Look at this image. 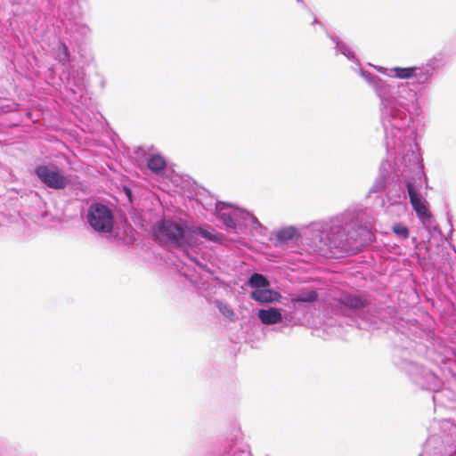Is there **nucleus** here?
I'll return each instance as SVG.
<instances>
[{"label":"nucleus","mask_w":456,"mask_h":456,"mask_svg":"<svg viewBox=\"0 0 456 456\" xmlns=\"http://www.w3.org/2000/svg\"><path fill=\"white\" fill-rule=\"evenodd\" d=\"M447 58L444 53L438 52L425 63L416 66L412 82L390 83L379 76L360 69L361 77L372 88L379 99L380 120L387 138V148L395 147V137H398L400 147H406L410 162L415 175H421L419 165V148L417 132L413 126L416 118L423 110L419 104V94L426 91L433 83L438 72L444 68Z\"/></svg>","instance_id":"f257e3e1"},{"label":"nucleus","mask_w":456,"mask_h":456,"mask_svg":"<svg viewBox=\"0 0 456 456\" xmlns=\"http://www.w3.org/2000/svg\"><path fill=\"white\" fill-rule=\"evenodd\" d=\"M370 216L363 208H349L326 221L310 224L306 240L317 255L340 258L354 255L372 240Z\"/></svg>","instance_id":"f03ea898"},{"label":"nucleus","mask_w":456,"mask_h":456,"mask_svg":"<svg viewBox=\"0 0 456 456\" xmlns=\"http://www.w3.org/2000/svg\"><path fill=\"white\" fill-rule=\"evenodd\" d=\"M399 140L400 139L397 136L395 137L396 145L388 149L387 138L385 135V146L387 155L394 156L395 159L400 158L403 164V169L401 170V177L398 176L395 180H390L382 190H387V198L391 205L402 203L406 200L408 195L410 203L411 204L417 217L422 224L429 223L432 219V214L427 207V200L422 197L419 191L423 181L426 180L422 158L419 155V165L420 166L422 174L421 175H415L410 162L408 151L406 148L404 149V147H402L401 149L398 143Z\"/></svg>","instance_id":"7ed1b4c3"},{"label":"nucleus","mask_w":456,"mask_h":456,"mask_svg":"<svg viewBox=\"0 0 456 456\" xmlns=\"http://www.w3.org/2000/svg\"><path fill=\"white\" fill-rule=\"evenodd\" d=\"M399 340L395 342L393 361L400 370L404 371L411 380L421 389L437 392L443 381L430 369L419 364L415 361V346L417 343L405 331L397 334Z\"/></svg>","instance_id":"20e7f679"},{"label":"nucleus","mask_w":456,"mask_h":456,"mask_svg":"<svg viewBox=\"0 0 456 456\" xmlns=\"http://www.w3.org/2000/svg\"><path fill=\"white\" fill-rule=\"evenodd\" d=\"M153 236L164 246L183 250L191 262L201 269L206 268L202 257L192 252L193 247L197 245V238L186 222L162 218L154 225Z\"/></svg>","instance_id":"39448f33"},{"label":"nucleus","mask_w":456,"mask_h":456,"mask_svg":"<svg viewBox=\"0 0 456 456\" xmlns=\"http://www.w3.org/2000/svg\"><path fill=\"white\" fill-rule=\"evenodd\" d=\"M370 305L369 298L362 294L342 292L338 299L340 314L350 317L360 330L377 328L376 317L369 314Z\"/></svg>","instance_id":"423d86ee"},{"label":"nucleus","mask_w":456,"mask_h":456,"mask_svg":"<svg viewBox=\"0 0 456 456\" xmlns=\"http://www.w3.org/2000/svg\"><path fill=\"white\" fill-rule=\"evenodd\" d=\"M216 216L220 222L226 227V229L232 231L235 233L239 232V229L242 225L252 224L257 228H262L263 225L258 219L248 211L239 208H234L223 201H216L215 204Z\"/></svg>","instance_id":"0eeeda50"},{"label":"nucleus","mask_w":456,"mask_h":456,"mask_svg":"<svg viewBox=\"0 0 456 456\" xmlns=\"http://www.w3.org/2000/svg\"><path fill=\"white\" fill-rule=\"evenodd\" d=\"M86 221L94 232L100 234L110 233L115 224L114 212L104 203L93 202L87 208Z\"/></svg>","instance_id":"6e6552de"},{"label":"nucleus","mask_w":456,"mask_h":456,"mask_svg":"<svg viewBox=\"0 0 456 456\" xmlns=\"http://www.w3.org/2000/svg\"><path fill=\"white\" fill-rule=\"evenodd\" d=\"M34 174L42 184L52 190H64L70 183L69 175L53 162L37 165Z\"/></svg>","instance_id":"1a4fd4ad"},{"label":"nucleus","mask_w":456,"mask_h":456,"mask_svg":"<svg viewBox=\"0 0 456 456\" xmlns=\"http://www.w3.org/2000/svg\"><path fill=\"white\" fill-rule=\"evenodd\" d=\"M326 34L328 37L332 41L334 44V48L336 50V53H340L343 56H345L349 61H351L354 66H352V69L359 73L361 76L360 69H362L361 68V63L359 59L357 58L354 51L353 48L344 40H342L339 37L332 35L329 31H326Z\"/></svg>","instance_id":"9d476101"},{"label":"nucleus","mask_w":456,"mask_h":456,"mask_svg":"<svg viewBox=\"0 0 456 456\" xmlns=\"http://www.w3.org/2000/svg\"><path fill=\"white\" fill-rule=\"evenodd\" d=\"M249 297L260 304L281 303L284 305H288L287 302L284 301L287 298H283L281 293L272 289L271 286L262 289L252 290L249 294Z\"/></svg>","instance_id":"9b49d317"},{"label":"nucleus","mask_w":456,"mask_h":456,"mask_svg":"<svg viewBox=\"0 0 456 456\" xmlns=\"http://www.w3.org/2000/svg\"><path fill=\"white\" fill-rule=\"evenodd\" d=\"M399 175L393 170L388 160H383L379 167V175L370 188V192L382 190L390 180H395Z\"/></svg>","instance_id":"f8f14e48"},{"label":"nucleus","mask_w":456,"mask_h":456,"mask_svg":"<svg viewBox=\"0 0 456 456\" xmlns=\"http://www.w3.org/2000/svg\"><path fill=\"white\" fill-rule=\"evenodd\" d=\"M274 238V246L278 247L288 244L290 241L297 242L301 239V234L297 227L289 225L276 231Z\"/></svg>","instance_id":"ddd939ff"},{"label":"nucleus","mask_w":456,"mask_h":456,"mask_svg":"<svg viewBox=\"0 0 456 456\" xmlns=\"http://www.w3.org/2000/svg\"><path fill=\"white\" fill-rule=\"evenodd\" d=\"M283 309L274 306L257 310L256 316L264 325H274L282 322Z\"/></svg>","instance_id":"4468645a"},{"label":"nucleus","mask_w":456,"mask_h":456,"mask_svg":"<svg viewBox=\"0 0 456 456\" xmlns=\"http://www.w3.org/2000/svg\"><path fill=\"white\" fill-rule=\"evenodd\" d=\"M318 299V293L314 289H302L299 292L290 296L289 299H286L289 308L296 309L302 303H314Z\"/></svg>","instance_id":"2eb2a0df"},{"label":"nucleus","mask_w":456,"mask_h":456,"mask_svg":"<svg viewBox=\"0 0 456 456\" xmlns=\"http://www.w3.org/2000/svg\"><path fill=\"white\" fill-rule=\"evenodd\" d=\"M53 57L64 69H69L70 64V53L68 45L60 41L55 48H53Z\"/></svg>","instance_id":"dca6fc26"},{"label":"nucleus","mask_w":456,"mask_h":456,"mask_svg":"<svg viewBox=\"0 0 456 456\" xmlns=\"http://www.w3.org/2000/svg\"><path fill=\"white\" fill-rule=\"evenodd\" d=\"M387 73L389 74V77L408 80L413 78L416 73V66L393 67L390 68V71Z\"/></svg>","instance_id":"f3484780"},{"label":"nucleus","mask_w":456,"mask_h":456,"mask_svg":"<svg viewBox=\"0 0 456 456\" xmlns=\"http://www.w3.org/2000/svg\"><path fill=\"white\" fill-rule=\"evenodd\" d=\"M75 40H86L90 37L92 30L90 27L82 21H74L70 28Z\"/></svg>","instance_id":"a211bd4d"},{"label":"nucleus","mask_w":456,"mask_h":456,"mask_svg":"<svg viewBox=\"0 0 456 456\" xmlns=\"http://www.w3.org/2000/svg\"><path fill=\"white\" fill-rule=\"evenodd\" d=\"M247 285L252 290L262 289L265 287H270L271 283L267 277L259 273H253L247 281Z\"/></svg>","instance_id":"6ab92c4d"},{"label":"nucleus","mask_w":456,"mask_h":456,"mask_svg":"<svg viewBox=\"0 0 456 456\" xmlns=\"http://www.w3.org/2000/svg\"><path fill=\"white\" fill-rule=\"evenodd\" d=\"M191 230L194 232L196 238L200 236L211 242H217L219 240V234L211 227H202V226H191Z\"/></svg>","instance_id":"aec40b11"},{"label":"nucleus","mask_w":456,"mask_h":456,"mask_svg":"<svg viewBox=\"0 0 456 456\" xmlns=\"http://www.w3.org/2000/svg\"><path fill=\"white\" fill-rule=\"evenodd\" d=\"M148 168L154 174H160L167 167L166 159L159 154H154L148 159Z\"/></svg>","instance_id":"412c9836"},{"label":"nucleus","mask_w":456,"mask_h":456,"mask_svg":"<svg viewBox=\"0 0 456 456\" xmlns=\"http://www.w3.org/2000/svg\"><path fill=\"white\" fill-rule=\"evenodd\" d=\"M86 70L83 68L77 69L73 74V85L76 86L77 89H72L74 93H77V90L78 92H82L83 89L86 86Z\"/></svg>","instance_id":"4be33fe9"},{"label":"nucleus","mask_w":456,"mask_h":456,"mask_svg":"<svg viewBox=\"0 0 456 456\" xmlns=\"http://www.w3.org/2000/svg\"><path fill=\"white\" fill-rule=\"evenodd\" d=\"M216 306L218 308L219 312L227 319L233 320L234 318V311L230 306L229 304L221 300H216Z\"/></svg>","instance_id":"5701e85b"},{"label":"nucleus","mask_w":456,"mask_h":456,"mask_svg":"<svg viewBox=\"0 0 456 456\" xmlns=\"http://www.w3.org/2000/svg\"><path fill=\"white\" fill-rule=\"evenodd\" d=\"M392 231L400 240H406L410 235L408 227L402 223L394 224L392 225Z\"/></svg>","instance_id":"b1692460"},{"label":"nucleus","mask_w":456,"mask_h":456,"mask_svg":"<svg viewBox=\"0 0 456 456\" xmlns=\"http://www.w3.org/2000/svg\"><path fill=\"white\" fill-rule=\"evenodd\" d=\"M281 315H282V322H284V324L286 326L296 324L293 311H287V310L283 309V314H281Z\"/></svg>","instance_id":"393cba45"},{"label":"nucleus","mask_w":456,"mask_h":456,"mask_svg":"<svg viewBox=\"0 0 456 456\" xmlns=\"http://www.w3.org/2000/svg\"><path fill=\"white\" fill-rule=\"evenodd\" d=\"M181 275L185 278L186 281H188L191 284L196 283V276L193 272H191L189 267H186V270L183 271L181 273Z\"/></svg>","instance_id":"a878e982"},{"label":"nucleus","mask_w":456,"mask_h":456,"mask_svg":"<svg viewBox=\"0 0 456 456\" xmlns=\"http://www.w3.org/2000/svg\"><path fill=\"white\" fill-rule=\"evenodd\" d=\"M233 456H250V450L248 445L242 444L240 447L237 448L233 453Z\"/></svg>","instance_id":"bb28decb"},{"label":"nucleus","mask_w":456,"mask_h":456,"mask_svg":"<svg viewBox=\"0 0 456 456\" xmlns=\"http://www.w3.org/2000/svg\"><path fill=\"white\" fill-rule=\"evenodd\" d=\"M239 434L240 432L236 431L232 437H231V439L227 442L228 445H225L224 453H228L230 450L237 444Z\"/></svg>","instance_id":"cd10ccee"},{"label":"nucleus","mask_w":456,"mask_h":456,"mask_svg":"<svg viewBox=\"0 0 456 456\" xmlns=\"http://www.w3.org/2000/svg\"><path fill=\"white\" fill-rule=\"evenodd\" d=\"M408 330H411V331H414V333L419 332V335L422 333V330L420 329H419V325H418V322L416 321L409 322V329Z\"/></svg>","instance_id":"c85d7f7f"},{"label":"nucleus","mask_w":456,"mask_h":456,"mask_svg":"<svg viewBox=\"0 0 456 456\" xmlns=\"http://www.w3.org/2000/svg\"><path fill=\"white\" fill-rule=\"evenodd\" d=\"M376 69H377V70H378L379 73H381V74H383V75H386V76L389 77V74H388L387 72H389V71H390V68L377 67Z\"/></svg>","instance_id":"c756f323"},{"label":"nucleus","mask_w":456,"mask_h":456,"mask_svg":"<svg viewBox=\"0 0 456 456\" xmlns=\"http://www.w3.org/2000/svg\"><path fill=\"white\" fill-rule=\"evenodd\" d=\"M447 222H448V224H449V225L451 227L450 233H452V218L450 217L449 215H447Z\"/></svg>","instance_id":"7c9ffc66"},{"label":"nucleus","mask_w":456,"mask_h":456,"mask_svg":"<svg viewBox=\"0 0 456 456\" xmlns=\"http://www.w3.org/2000/svg\"><path fill=\"white\" fill-rule=\"evenodd\" d=\"M12 5H19L21 4V0H10Z\"/></svg>","instance_id":"2f4dec72"},{"label":"nucleus","mask_w":456,"mask_h":456,"mask_svg":"<svg viewBox=\"0 0 456 456\" xmlns=\"http://www.w3.org/2000/svg\"><path fill=\"white\" fill-rule=\"evenodd\" d=\"M303 8H307L305 3L303 0H296Z\"/></svg>","instance_id":"473e14b6"},{"label":"nucleus","mask_w":456,"mask_h":456,"mask_svg":"<svg viewBox=\"0 0 456 456\" xmlns=\"http://www.w3.org/2000/svg\"><path fill=\"white\" fill-rule=\"evenodd\" d=\"M313 24H318L320 25L321 27H323V25L322 24V22L317 19V18H314V21H313Z\"/></svg>","instance_id":"72a5a7b5"}]
</instances>
